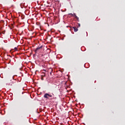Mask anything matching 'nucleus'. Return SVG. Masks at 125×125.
Here are the masks:
<instances>
[{
    "instance_id": "f257e3e1",
    "label": "nucleus",
    "mask_w": 125,
    "mask_h": 125,
    "mask_svg": "<svg viewBox=\"0 0 125 125\" xmlns=\"http://www.w3.org/2000/svg\"><path fill=\"white\" fill-rule=\"evenodd\" d=\"M42 47H43V46H42H42H38V47L36 48V49L35 50V52L36 53H37L38 52V51H39V50L42 49Z\"/></svg>"
},
{
    "instance_id": "f03ea898",
    "label": "nucleus",
    "mask_w": 125,
    "mask_h": 125,
    "mask_svg": "<svg viewBox=\"0 0 125 125\" xmlns=\"http://www.w3.org/2000/svg\"><path fill=\"white\" fill-rule=\"evenodd\" d=\"M49 96H48V93H45L44 96H43V98L44 99H49Z\"/></svg>"
},
{
    "instance_id": "7ed1b4c3",
    "label": "nucleus",
    "mask_w": 125,
    "mask_h": 125,
    "mask_svg": "<svg viewBox=\"0 0 125 125\" xmlns=\"http://www.w3.org/2000/svg\"><path fill=\"white\" fill-rule=\"evenodd\" d=\"M73 15H72V16H74V17H75V18H76V19H77V20H78L79 18L77 17V15H76V14L74 13Z\"/></svg>"
},
{
    "instance_id": "20e7f679",
    "label": "nucleus",
    "mask_w": 125,
    "mask_h": 125,
    "mask_svg": "<svg viewBox=\"0 0 125 125\" xmlns=\"http://www.w3.org/2000/svg\"><path fill=\"white\" fill-rule=\"evenodd\" d=\"M73 29L74 30V32H77V31H78V29L77 27H73Z\"/></svg>"
},
{
    "instance_id": "39448f33",
    "label": "nucleus",
    "mask_w": 125,
    "mask_h": 125,
    "mask_svg": "<svg viewBox=\"0 0 125 125\" xmlns=\"http://www.w3.org/2000/svg\"><path fill=\"white\" fill-rule=\"evenodd\" d=\"M1 35H5V32H0V36H1Z\"/></svg>"
},
{
    "instance_id": "423d86ee",
    "label": "nucleus",
    "mask_w": 125,
    "mask_h": 125,
    "mask_svg": "<svg viewBox=\"0 0 125 125\" xmlns=\"http://www.w3.org/2000/svg\"><path fill=\"white\" fill-rule=\"evenodd\" d=\"M14 49H15V51H18V48H17V47H15V48H14Z\"/></svg>"
},
{
    "instance_id": "0eeeda50",
    "label": "nucleus",
    "mask_w": 125,
    "mask_h": 125,
    "mask_svg": "<svg viewBox=\"0 0 125 125\" xmlns=\"http://www.w3.org/2000/svg\"><path fill=\"white\" fill-rule=\"evenodd\" d=\"M23 32H21V33H20V32H18L17 34H19L20 36H21Z\"/></svg>"
},
{
    "instance_id": "6e6552de",
    "label": "nucleus",
    "mask_w": 125,
    "mask_h": 125,
    "mask_svg": "<svg viewBox=\"0 0 125 125\" xmlns=\"http://www.w3.org/2000/svg\"><path fill=\"white\" fill-rule=\"evenodd\" d=\"M48 96H49V97H52V95H51L49 94H48Z\"/></svg>"
},
{
    "instance_id": "1a4fd4ad",
    "label": "nucleus",
    "mask_w": 125,
    "mask_h": 125,
    "mask_svg": "<svg viewBox=\"0 0 125 125\" xmlns=\"http://www.w3.org/2000/svg\"><path fill=\"white\" fill-rule=\"evenodd\" d=\"M32 34H35V35H37V32H33Z\"/></svg>"
},
{
    "instance_id": "9d476101",
    "label": "nucleus",
    "mask_w": 125,
    "mask_h": 125,
    "mask_svg": "<svg viewBox=\"0 0 125 125\" xmlns=\"http://www.w3.org/2000/svg\"><path fill=\"white\" fill-rule=\"evenodd\" d=\"M41 80H42V81H43V80H44V78H43V77H42V78H41Z\"/></svg>"
},
{
    "instance_id": "9b49d317",
    "label": "nucleus",
    "mask_w": 125,
    "mask_h": 125,
    "mask_svg": "<svg viewBox=\"0 0 125 125\" xmlns=\"http://www.w3.org/2000/svg\"><path fill=\"white\" fill-rule=\"evenodd\" d=\"M69 15H71L72 16H73V15H73V14H72V13H70V14H69Z\"/></svg>"
},
{
    "instance_id": "f8f14e48",
    "label": "nucleus",
    "mask_w": 125,
    "mask_h": 125,
    "mask_svg": "<svg viewBox=\"0 0 125 125\" xmlns=\"http://www.w3.org/2000/svg\"><path fill=\"white\" fill-rule=\"evenodd\" d=\"M1 22L2 23H4V21H1Z\"/></svg>"
},
{
    "instance_id": "ddd939ff",
    "label": "nucleus",
    "mask_w": 125,
    "mask_h": 125,
    "mask_svg": "<svg viewBox=\"0 0 125 125\" xmlns=\"http://www.w3.org/2000/svg\"><path fill=\"white\" fill-rule=\"evenodd\" d=\"M78 25H79V27H80V24L79 23L78 24Z\"/></svg>"
},
{
    "instance_id": "4468645a",
    "label": "nucleus",
    "mask_w": 125,
    "mask_h": 125,
    "mask_svg": "<svg viewBox=\"0 0 125 125\" xmlns=\"http://www.w3.org/2000/svg\"><path fill=\"white\" fill-rule=\"evenodd\" d=\"M51 74H52V72H50V75H51Z\"/></svg>"
},
{
    "instance_id": "2eb2a0df",
    "label": "nucleus",
    "mask_w": 125,
    "mask_h": 125,
    "mask_svg": "<svg viewBox=\"0 0 125 125\" xmlns=\"http://www.w3.org/2000/svg\"><path fill=\"white\" fill-rule=\"evenodd\" d=\"M39 1H37V3H39Z\"/></svg>"
}]
</instances>
